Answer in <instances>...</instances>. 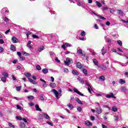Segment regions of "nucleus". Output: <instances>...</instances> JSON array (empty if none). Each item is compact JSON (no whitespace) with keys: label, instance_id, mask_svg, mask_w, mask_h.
I'll use <instances>...</instances> for the list:
<instances>
[{"label":"nucleus","instance_id":"nucleus-1","mask_svg":"<svg viewBox=\"0 0 128 128\" xmlns=\"http://www.w3.org/2000/svg\"><path fill=\"white\" fill-rule=\"evenodd\" d=\"M51 91L54 94L56 98H60V96H62V90H60L58 92L55 89L52 90Z\"/></svg>","mask_w":128,"mask_h":128},{"label":"nucleus","instance_id":"nucleus-2","mask_svg":"<svg viewBox=\"0 0 128 128\" xmlns=\"http://www.w3.org/2000/svg\"><path fill=\"white\" fill-rule=\"evenodd\" d=\"M24 76L26 78H28V80L31 84H36V81L30 78V76H32V74L29 72L24 73Z\"/></svg>","mask_w":128,"mask_h":128},{"label":"nucleus","instance_id":"nucleus-3","mask_svg":"<svg viewBox=\"0 0 128 128\" xmlns=\"http://www.w3.org/2000/svg\"><path fill=\"white\" fill-rule=\"evenodd\" d=\"M64 62L66 66H68L70 64H72V59L67 58Z\"/></svg>","mask_w":128,"mask_h":128},{"label":"nucleus","instance_id":"nucleus-4","mask_svg":"<svg viewBox=\"0 0 128 128\" xmlns=\"http://www.w3.org/2000/svg\"><path fill=\"white\" fill-rule=\"evenodd\" d=\"M42 116H44V118H46V120H50V116H48V114H46L44 113L42 114H40L39 116V117H40V119L42 118Z\"/></svg>","mask_w":128,"mask_h":128},{"label":"nucleus","instance_id":"nucleus-5","mask_svg":"<svg viewBox=\"0 0 128 128\" xmlns=\"http://www.w3.org/2000/svg\"><path fill=\"white\" fill-rule=\"evenodd\" d=\"M73 90L74 92H76V94H79V96H84V94H82V92H80V91H78V89H76V88H74Z\"/></svg>","mask_w":128,"mask_h":128},{"label":"nucleus","instance_id":"nucleus-6","mask_svg":"<svg viewBox=\"0 0 128 128\" xmlns=\"http://www.w3.org/2000/svg\"><path fill=\"white\" fill-rule=\"evenodd\" d=\"M40 82H44L42 84L43 88H47L48 87V84H46V80H44L42 78H40Z\"/></svg>","mask_w":128,"mask_h":128},{"label":"nucleus","instance_id":"nucleus-7","mask_svg":"<svg viewBox=\"0 0 128 128\" xmlns=\"http://www.w3.org/2000/svg\"><path fill=\"white\" fill-rule=\"evenodd\" d=\"M96 112L98 114H102V108H96Z\"/></svg>","mask_w":128,"mask_h":128},{"label":"nucleus","instance_id":"nucleus-8","mask_svg":"<svg viewBox=\"0 0 128 128\" xmlns=\"http://www.w3.org/2000/svg\"><path fill=\"white\" fill-rule=\"evenodd\" d=\"M106 98H116V97L114 96L112 93H111L110 94L106 95Z\"/></svg>","mask_w":128,"mask_h":128},{"label":"nucleus","instance_id":"nucleus-9","mask_svg":"<svg viewBox=\"0 0 128 128\" xmlns=\"http://www.w3.org/2000/svg\"><path fill=\"white\" fill-rule=\"evenodd\" d=\"M12 40L13 44H16V42H18V38H16L14 36L12 37Z\"/></svg>","mask_w":128,"mask_h":128},{"label":"nucleus","instance_id":"nucleus-10","mask_svg":"<svg viewBox=\"0 0 128 128\" xmlns=\"http://www.w3.org/2000/svg\"><path fill=\"white\" fill-rule=\"evenodd\" d=\"M77 54H80V56H84V53H82V51L80 49L77 50Z\"/></svg>","mask_w":128,"mask_h":128},{"label":"nucleus","instance_id":"nucleus-11","mask_svg":"<svg viewBox=\"0 0 128 128\" xmlns=\"http://www.w3.org/2000/svg\"><path fill=\"white\" fill-rule=\"evenodd\" d=\"M86 124L87 126H92V123L88 120H86Z\"/></svg>","mask_w":128,"mask_h":128},{"label":"nucleus","instance_id":"nucleus-12","mask_svg":"<svg viewBox=\"0 0 128 128\" xmlns=\"http://www.w3.org/2000/svg\"><path fill=\"white\" fill-rule=\"evenodd\" d=\"M30 44H32V41H29L27 44L28 48H29L30 50H33L34 48L32 46H30Z\"/></svg>","mask_w":128,"mask_h":128},{"label":"nucleus","instance_id":"nucleus-13","mask_svg":"<svg viewBox=\"0 0 128 128\" xmlns=\"http://www.w3.org/2000/svg\"><path fill=\"white\" fill-rule=\"evenodd\" d=\"M86 86H88V92L92 94V86H90V84H88V83L86 84Z\"/></svg>","mask_w":128,"mask_h":128},{"label":"nucleus","instance_id":"nucleus-14","mask_svg":"<svg viewBox=\"0 0 128 128\" xmlns=\"http://www.w3.org/2000/svg\"><path fill=\"white\" fill-rule=\"evenodd\" d=\"M35 108H36V110L38 112H42V109L40 108V106H38V104L35 105Z\"/></svg>","mask_w":128,"mask_h":128},{"label":"nucleus","instance_id":"nucleus-15","mask_svg":"<svg viewBox=\"0 0 128 128\" xmlns=\"http://www.w3.org/2000/svg\"><path fill=\"white\" fill-rule=\"evenodd\" d=\"M76 67L78 68H82V64H80V62H78L76 63Z\"/></svg>","mask_w":128,"mask_h":128},{"label":"nucleus","instance_id":"nucleus-16","mask_svg":"<svg viewBox=\"0 0 128 128\" xmlns=\"http://www.w3.org/2000/svg\"><path fill=\"white\" fill-rule=\"evenodd\" d=\"M75 100L78 104H82V101L80 100V98H76Z\"/></svg>","mask_w":128,"mask_h":128},{"label":"nucleus","instance_id":"nucleus-17","mask_svg":"<svg viewBox=\"0 0 128 128\" xmlns=\"http://www.w3.org/2000/svg\"><path fill=\"white\" fill-rule=\"evenodd\" d=\"M50 86V88H56V84L54 83V82H52V83H50V84H49Z\"/></svg>","mask_w":128,"mask_h":128},{"label":"nucleus","instance_id":"nucleus-18","mask_svg":"<svg viewBox=\"0 0 128 128\" xmlns=\"http://www.w3.org/2000/svg\"><path fill=\"white\" fill-rule=\"evenodd\" d=\"M42 72L43 74H48V68H45L42 70Z\"/></svg>","mask_w":128,"mask_h":128},{"label":"nucleus","instance_id":"nucleus-19","mask_svg":"<svg viewBox=\"0 0 128 128\" xmlns=\"http://www.w3.org/2000/svg\"><path fill=\"white\" fill-rule=\"evenodd\" d=\"M118 82L119 84H126V81L122 79H120Z\"/></svg>","mask_w":128,"mask_h":128},{"label":"nucleus","instance_id":"nucleus-20","mask_svg":"<svg viewBox=\"0 0 128 128\" xmlns=\"http://www.w3.org/2000/svg\"><path fill=\"white\" fill-rule=\"evenodd\" d=\"M44 50V47L43 46H41L38 48V50L40 52H42V50Z\"/></svg>","mask_w":128,"mask_h":128},{"label":"nucleus","instance_id":"nucleus-21","mask_svg":"<svg viewBox=\"0 0 128 128\" xmlns=\"http://www.w3.org/2000/svg\"><path fill=\"white\" fill-rule=\"evenodd\" d=\"M93 62L96 66H98V62L96 60V59H93Z\"/></svg>","mask_w":128,"mask_h":128},{"label":"nucleus","instance_id":"nucleus-22","mask_svg":"<svg viewBox=\"0 0 128 128\" xmlns=\"http://www.w3.org/2000/svg\"><path fill=\"white\" fill-rule=\"evenodd\" d=\"M78 80H79L81 84H84V79H82L80 78H78Z\"/></svg>","mask_w":128,"mask_h":128},{"label":"nucleus","instance_id":"nucleus-23","mask_svg":"<svg viewBox=\"0 0 128 128\" xmlns=\"http://www.w3.org/2000/svg\"><path fill=\"white\" fill-rule=\"evenodd\" d=\"M96 5L98 8H102V4L98 2H96Z\"/></svg>","mask_w":128,"mask_h":128},{"label":"nucleus","instance_id":"nucleus-24","mask_svg":"<svg viewBox=\"0 0 128 128\" xmlns=\"http://www.w3.org/2000/svg\"><path fill=\"white\" fill-rule=\"evenodd\" d=\"M20 126L22 128H24L26 127V124H24V122L20 123Z\"/></svg>","mask_w":128,"mask_h":128},{"label":"nucleus","instance_id":"nucleus-25","mask_svg":"<svg viewBox=\"0 0 128 128\" xmlns=\"http://www.w3.org/2000/svg\"><path fill=\"white\" fill-rule=\"evenodd\" d=\"M72 74H76V75H78V71L76 70H73L72 71Z\"/></svg>","mask_w":128,"mask_h":128},{"label":"nucleus","instance_id":"nucleus-26","mask_svg":"<svg viewBox=\"0 0 128 128\" xmlns=\"http://www.w3.org/2000/svg\"><path fill=\"white\" fill-rule=\"evenodd\" d=\"M118 14L120 16H122V14H124V12H122V10H118Z\"/></svg>","mask_w":128,"mask_h":128},{"label":"nucleus","instance_id":"nucleus-27","mask_svg":"<svg viewBox=\"0 0 128 128\" xmlns=\"http://www.w3.org/2000/svg\"><path fill=\"white\" fill-rule=\"evenodd\" d=\"M67 106L70 108V110H72V108H74V106L72 104H68Z\"/></svg>","mask_w":128,"mask_h":128},{"label":"nucleus","instance_id":"nucleus-28","mask_svg":"<svg viewBox=\"0 0 128 128\" xmlns=\"http://www.w3.org/2000/svg\"><path fill=\"white\" fill-rule=\"evenodd\" d=\"M11 50L13 52H16V46H14L12 45L11 46Z\"/></svg>","mask_w":128,"mask_h":128},{"label":"nucleus","instance_id":"nucleus-29","mask_svg":"<svg viewBox=\"0 0 128 128\" xmlns=\"http://www.w3.org/2000/svg\"><path fill=\"white\" fill-rule=\"evenodd\" d=\"M112 110L114 112H118V108H116V106H113L112 107Z\"/></svg>","mask_w":128,"mask_h":128},{"label":"nucleus","instance_id":"nucleus-30","mask_svg":"<svg viewBox=\"0 0 128 128\" xmlns=\"http://www.w3.org/2000/svg\"><path fill=\"white\" fill-rule=\"evenodd\" d=\"M99 80H100L102 82H104V76H100L99 78Z\"/></svg>","mask_w":128,"mask_h":128},{"label":"nucleus","instance_id":"nucleus-31","mask_svg":"<svg viewBox=\"0 0 128 128\" xmlns=\"http://www.w3.org/2000/svg\"><path fill=\"white\" fill-rule=\"evenodd\" d=\"M27 98H28V100H34V97L33 96H28Z\"/></svg>","mask_w":128,"mask_h":128},{"label":"nucleus","instance_id":"nucleus-32","mask_svg":"<svg viewBox=\"0 0 128 128\" xmlns=\"http://www.w3.org/2000/svg\"><path fill=\"white\" fill-rule=\"evenodd\" d=\"M2 75L6 76V78H8V74L7 72H3Z\"/></svg>","mask_w":128,"mask_h":128},{"label":"nucleus","instance_id":"nucleus-33","mask_svg":"<svg viewBox=\"0 0 128 128\" xmlns=\"http://www.w3.org/2000/svg\"><path fill=\"white\" fill-rule=\"evenodd\" d=\"M36 68L38 70H42V67H40V66L38 65L36 66Z\"/></svg>","mask_w":128,"mask_h":128},{"label":"nucleus","instance_id":"nucleus-34","mask_svg":"<svg viewBox=\"0 0 128 128\" xmlns=\"http://www.w3.org/2000/svg\"><path fill=\"white\" fill-rule=\"evenodd\" d=\"M21 89H22V86L16 87V90H17V92H20V90Z\"/></svg>","mask_w":128,"mask_h":128},{"label":"nucleus","instance_id":"nucleus-35","mask_svg":"<svg viewBox=\"0 0 128 128\" xmlns=\"http://www.w3.org/2000/svg\"><path fill=\"white\" fill-rule=\"evenodd\" d=\"M82 72H83L84 74H85L86 76V74H88V70H86V69H84L83 70H82Z\"/></svg>","mask_w":128,"mask_h":128},{"label":"nucleus","instance_id":"nucleus-36","mask_svg":"<svg viewBox=\"0 0 128 128\" xmlns=\"http://www.w3.org/2000/svg\"><path fill=\"white\" fill-rule=\"evenodd\" d=\"M100 68H102V70H106V66L104 65H102V66H100Z\"/></svg>","mask_w":128,"mask_h":128},{"label":"nucleus","instance_id":"nucleus-37","mask_svg":"<svg viewBox=\"0 0 128 128\" xmlns=\"http://www.w3.org/2000/svg\"><path fill=\"white\" fill-rule=\"evenodd\" d=\"M1 80L3 82H6V78L5 77L2 78Z\"/></svg>","mask_w":128,"mask_h":128},{"label":"nucleus","instance_id":"nucleus-38","mask_svg":"<svg viewBox=\"0 0 128 128\" xmlns=\"http://www.w3.org/2000/svg\"><path fill=\"white\" fill-rule=\"evenodd\" d=\"M64 72H66V74H68V68H64Z\"/></svg>","mask_w":128,"mask_h":128},{"label":"nucleus","instance_id":"nucleus-39","mask_svg":"<svg viewBox=\"0 0 128 128\" xmlns=\"http://www.w3.org/2000/svg\"><path fill=\"white\" fill-rule=\"evenodd\" d=\"M117 43L118 44L120 45V46H122V41L120 40H119L117 42Z\"/></svg>","mask_w":128,"mask_h":128},{"label":"nucleus","instance_id":"nucleus-40","mask_svg":"<svg viewBox=\"0 0 128 128\" xmlns=\"http://www.w3.org/2000/svg\"><path fill=\"white\" fill-rule=\"evenodd\" d=\"M78 6H82V2L78 1V3L77 4Z\"/></svg>","mask_w":128,"mask_h":128},{"label":"nucleus","instance_id":"nucleus-41","mask_svg":"<svg viewBox=\"0 0 128 128\" xmlns=\"http://www.w3.org/2000/svg\"><path fill=\"white\" fill-rule=\"evenodd\" d=\"M65 45H66V46H67L68 48L72 46V44H68V42L65 43Z\"/></svg>","mask_w":128,"mask_h":128},{"label":"nucleus","instance_id":"nucleus-42","mask_svg":"<svg viewBox=\"0 0 128 128\" xmlns=\"http://www.w3.org/2000/svg\"><path fill=\"white\" fill-rule=\"evenodd\" d=\"M98 18H100V20H106V18L102 16H99Z\"/></svg>","mask_w":128,"mask_h":128},{"label":"nucleus","instance_id":"nucleus-43","mask_svg":"<svg viewBox=\"0 0 128 128\" xmlns=\"http://www.w3.org/2000/svg\"><path fill=\"white\" fill-rule=\"evenodd\" d=\"M126 90V87H122L121 88V92H124Z\"/></svg>","mask_w":128,"mask_h":128},{"label":"nucleus","instance_id":"nucleus-44","mask_svg":"<svg viewBox=\"0 0 128 128\" xmlns=\"http://www.w3.org/2000/svg\"><path fill=\"white\" fill-rule=\"evenodd\" d=\"M22 54L24 55V56H30V54L26 53V52H22Z\"/></svg>","mask_w":128,"mask_h":128},{"label":"nucleus","instance_id":"nucleus-45","mask_svg":"<svg viewBox=\"0 0 128 128\" xmlns=\"http://www.w3.org/2000/svg\"><path fill=\"white\" fill-rule=\"evenodd\" d=\"M82 36H86V32H84V31H82L81 34H80Z\"/></svg>","mask_w":128,"mask_h":128},{"label":"nucleus","instance_id":"nucleus-46","mask_svg":"<svg viewBox=\"0 0 128 128\" xmlns=\"http://www.w3.org/2000/svg\"><path fill=\"white\" fill-rule=\"evenodd\" d=\"M77 110L78 112H82V108L80 106H78Z\"/></svg>","mask_w":128,"mask_h":128},{"label":"nucleus","instance_id":"nucleus-47","mask_svg":"<svg viewBox=\"0 0 128 128\" xmlns=\"http://www.w3.org/2000/svg\"><path fill=\"white\" fill-rule=\"evenodd\" d=\"M114 120L118 121V116H114Z\"/></svg>","mask_w":128,"mask_h":128},{"label":"nucleus","instance_id":"nucleus-48","mask_svg":"<svg viewBox=\"0 0 128 128\" xmlns=\"http://www.w3.org/2000/svg\"><path fill=\"white\" fill-rule=\"evenodd\" d=\"M32 33L30 32H28L26 33V36H27V38H28V36L30 35Z\"/></svg>","mask_w":128,"mask_h":128},{"label":"nucleus","instance_id":"nucleus-49","mask_svg":"<svg viewBox=\"0 0 128 128\" xmlns=\"http://www.w3.org/2000/svg\"><path fill=\"white\" fill-rule=\"evenodd\" d=\"M32 38H38V36L36 35V34H33L32 36Z\"/></svg>","mask_w":128,"mask_h":128},{"label":"nucleus","instance_id":"nucleus-50","mask_svg":"<svg viewBox=\"0 0 128 128\" xmlns=\"http://www.w3.org/2000/svg\"><path fill=\"white\" fill-rule=\"evenodd\" d=\"M94 28L96 30H98V24H94Z\"/></svg>","mask_w":128,"mask_h":128},{"label":"nucleus","instance_id":"nucleus-51","mask_svg":"<svg viewBox=\"0 0 128 128\" xmlns=\"http://www.w3.org/2000/svg\"><path fill=\"white\" fill-rule=\"evenodd\" d=\"M47 124H50V126H54V124L50 122H47Z\"/></svg>","mask_w":128,"mask_h":128},{"label":"nucleus","instance_id":"nucleus-52","mask_svg":"<svg viewBox=\"0 0 128 128\" xmlns=\"http://www.w3.org/2000/svg\"><path fill=\"white\" fill-rule=\"evenodd\" d=\"M8 126H10L11 128H14V126L12 125V124L11 123H9Z\"/></svg>","mask_w":128,"mask_h":128},{"label":"nucleus","instance_id":"nucleus-53","mask_svg":"<svg viewBox=\"0 0 128 128\" xmlns=\"http://www.w3.org/2000/svg\"><path fill=\"white\" fill-rule=\"evenodd\" d=\"M16 118H17V120H22V118L18 116H16Z\"/></svg>","mask_w":128,"mask_h":128},{"label":"nucleus","instance_id":"nucleus-54","mask_svg":"<svg viewBox=\"0 0 128 128\" xmlns=\"http://www.w3.org/2000/svg\"><path fill=\"white\" fill-rule=\"evenodd\" d=\"M26 60V58H24V57H20V60Z\"/></svg>","mask_w":128,"mask_h":128},{"label":"nucleus","instance_id":"nucleus-55","mask_svg":"<svg viewBox=\"0 0 128 128\" xmlns=\"http://www.w3.org/2000/svg\"><path fill=\"white\" fill-rule=\"evenodd\" d=\"M12 78L13 80H16V78L14 76L12 75Z\"/></svg>","mask_w":128,"mask_h":128},{"label":"nucleus","instance_id":"nucleus-56","mask_svg":"<svg viewBox=\"0 0 128 128\" xmlns=\"http://www.w3.org/2000/svg\"><path fill=\"white\" fill-rule=\"evenodd\" d=\"M0 44H4V41L3 40L0 39Z\"/></svg>","mask_w":128,"mask_h":128},{"label":"nucleus","instance_id":"nucleus-57","mask_svg":"<svg viewBox=\"0 0 128 128\" xmlns=\"http://www.w3.org/2000/svg\"><path fill=\"white\" fill-rule=\"evenodd\" d=\"M4 20L5 22H8V18L6 17V18H4Z\"/></svg>","mask_w":128,"mask_h":128},{"label":"nucleus","instance_id":"nucleus-58","mask_svg":"<svg viewBox=\"0 0 128 128\" xmlns=\"http://www.w3.org/2000/svg\"><path fill=\"white\" fill-rule=\"evenodd\" d=\"M16 106L18 110H22V107H20L18 105H16Z\"/></svg>","mask_w":128,"mask_h":128},{"label":"nucleus","instance_id":"nucleus-59","mask_svg":"<svg viewBox=\"0 0 128 128\" xmlns=\"http://www.w3.org/2000/svg\"><path fill=\"white\" fill-rule=\"evenodd\" d=\"M40 100H44V96H40Z\"/></svg>","mask_w":128,"mask_h":128},{"label":"nucleus","instance_id":"nucleus-60","mask_svg":"<svg viewBox=\"0 0 128 128\" xmlns=\"http://www.w3.org/2000/svg\"><path fill=\"white\" fill-rule=\"evenodd\" d=\"M4 52V48L0 47V52Z\"/></svg>","mask_w":128,"mask_h":128},{"label":"nucleus","instance_id":"nucleus-61","mask_svg":"<svg viewBox=\"0 0 128 128\" xmlns=\"http://www.w3.org/2000/svg\"><path fill=\"white\" fill-rule=\"evenodd\" d=\"M110 12L111 14H114V10H112V9H110Z\"/></svg>","mask_w":128,"mask_h":128},{"label":"nucleus","instance_id":"nucleus-62","mask_svg":"<svg viewBox=\"0 0 128 128\" xmlns=\"http://www.w3.org/2000/svg\"><path fill=\"white\" fill-rule=\"evenodd\" d=\"M90 118L91 120H94V116H91Z\"/></svg>","mask_w":128,"mask_h":128},{"label":"nucleus","instance_id":"nucleus-63","mask_svg":"<svg viewBox=\"0 0 128 128\" xmlns=\"http://www.w3.org/2000/svg\"><path fill=\"white\" fill-rule=\"evenodd\" d=\"M121 22H125V23H126V24H128V20H121Z\"/></svg>","mask_w":128,"mask_h":128},{"label":"nucleus","instance_id":"nucleus-64","mask_svg":"<svg viewBox=\"0 0 128 128\" xmlns=\"http://www.w3.org/2000/svg\"><path fill=\"white\" fill-rule=\"evenodd\" d=\"M102 128H108V127L104 124H102Z\"/></svg>","mask_w":128,"mask_h":128}]
</instances>
